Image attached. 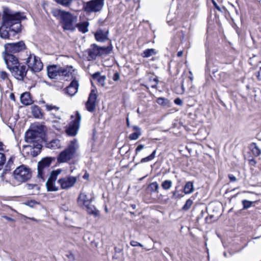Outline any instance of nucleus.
<instances>
[{
  "label": "nucleus",
  "mask_w": 261,
  "mask_h": 261,
  "mask_svg": "<svg viewBox=\"0 0 261 261\" xmlns=\"http://www.w3.org/2000/svg\"><path fill=\"white\" fill-rule=\"evenodd\" d=\"M194 185L192 181L187 182L184 189V192L185 194H190L194 191Z\"/></svg>",
  "instance_id": "28"
},
{
  "label": "nucleus",
  "mask_w": 261,
  "mask_h": 261,
  "mask_svg": "<svg viewBox=\"0 0 261 261\" xmlns=\"http://www.w3.org/2000/svg\"><path fill=\"white\" fill-rule=\"evenodd\" d=\"M77 181V177L73 176H67L60 178L58 182L60 185L61 189L67 190L73 187Z\"/></svg>",
  "instance_id": "14"
},
{
  "label": "nucleus",
  "mask_w": 261,
  "mask_h": 261,
  "mask_svg": "<svg viewBox=\"0 0 261 261\" xmlns=\"http://www.w3.org/2000/svg\"><path fill=\"white\" fill-rule=\"evenodd\" d=\"M145 148V146L142 144L139 145L136 149V154Z\"/></svg>",
  "instance_id": "45"
},
{
  "label": "nucleus",
  "mask_w": 261,
  "mask_h": 261,
  "mask_svg": "<svg viewBox=\"0 0 261 261\" xmlns=\"http://www.w3.org/2000/svg\"><path fill=\"white\" fill-rule=\"evenodd\" d=\"M126 122H127V126H129V120H128V118H127V119H126Z\"/></svg>",
  "instance_id": "60"
},
{
  "label": "nucleus",
  "mask_w": 261,
  "mask_h": 261,
  "mask_svg": "<svg viewBox=\"0 0 261 261\" xmlns=\"http://www.w3.org/2000/svg\"><path fill=\"white\" fill-rule=\"evenodd\" d=\"M13 158H12V157L10 158V159L8 161V163L9 164H10L12 163H13Z\"/></svg>",
  "instance_id": "56"
},
{
  "label": "nucleus",
  "mask_w": 261,
  "mask_h": 261,
  "mask_svg": "<svg viewBox=\"0 0 261 261\" xmlns=\"http://www.w3.org/2000/svg\"><path fill=\"white\" fill-rule=\"evenodd\" d=\"M3 218H5L6 220L9 221H12V222L15 221L14 219H13V218H11L10 217H9L6 216H3Z\"/></svg>",
  "instance_id": "52"
},
{
  "label": "nucleus",
  "mask_w": 261,
  "mask_h": 261,
  "mask_svg": "<svg viewBox=\"0 0 261 261\" xmlns=\"http://www.w3.org/2000/svg\"><path fill=\"white\" fill-rule=\"evenodd\" d=\"M28 67L33 72H38L43 68V64L39 58L34 54H30L26 59Z\"/></svg>",
  "instance_id": "7"
},
{
  "label": "nucleus",
  "mask_w": 261,
  "mask_h": 261,
  "mask_svg": "<svg viewBox=\"0 0 261 261\" xmlns=\"http://www.w3.org/2000/svg\"><path fill=\"white\" fill-rule=\"evenodd\" d=\"M133 128L135 132L129 135V138L132 140H136L141 135V133L140 128L138 126H134Z\"/></svg>",
  "instance_id": "29"
},
{
  "label": "nucleus",
  "mask_w": 261,
  "mask_h": 261,
  "mask_svg": "<svg viewBox=\"0 0 261 261\" xmlns=\"http://www.w3.org/2000/svg\"><path fill=\"white\" fill-rule=\"evenodd\" d=\"M66 256L69 259L70 261H74L75 259L74 255L71 253H69L66 254Z\"/></svg>",
  "instance_id": "44"
},
{
  "label": "nucleus",
  "mask_w": 261,
  "mask_h": 261,
  "mask_svg": "<svg viewBox=\"0 0 261 261\" xmlns=\"http://www.w3.org/2000/svg\"><path fill=\"white\" fill-rule=\"evenodd\" d=\"M58 14L60 16L62 27L64 30H74V23L77 20V17L71 13L61 10H58Z\"/></svg>",
  "instance_id": "5"
},
{
  "label": "nucleus",
  "mask_w": 261,
  "mask_h": 261,
  "mask_svg": "<svg viewBox=\"0 0 261 261\" xmlns=\"http://www.w3.org/2000/svg\"><path fill=\"white\" fill-rule=\"evenodd\" d=\"M0 78L2 80H5L8 78V74L5 71L0 72Z\"/></svg>",
  "instance_id": "42"
},
{
  "label": "nucleus",
  "mask_w": 261,
  "mask_h": 261,
  "mask_svg": "<svg viewBox=\"0 0 261 261\" xmlns=\"http://www.w3.org/2000/svg\"><path fill=\"white\" fill-rule=\"evenodd\" d=\"M104 0H93L88 2L85 7V11L92 12L101 10L103 6Z\"/></svg>",
  "instance_id": "15"
},
{
  "label": "nucleus",
  "mask_w": 261,
  "mask_h": 261,
  "mask_svg": "<svg viewBox=\"0 0 261 261\" xmlns=\"http://www.w3.org/2000/svg\"><path fill=\"white\" fill-rule=\"evenodd\" d=\"M31 220H33V221H36V220L34 218H31Z\"/></svg>",
  "instance_id": "64"
},
{
  "label": "nucleus",
  "mask_w": 261,
  "mask_h": 261,
  "mask_svg": "<svg viewBox=\"0 0 261 261\" xmlns=\"http://www.w3.org/2000/svg\"><path fill=\"white\" fill-rule=\"evenodd\" d=\"M193 202L191 199H188L184 205L182 207V210L185 211L189 210L193 204Z\"/></svg>",
  "instance_id": "37"
},
{
  "label": "nucleus",
  "mask_w": 261,
  "mask_h": 261,
  "mask_svg": "<svg viewBox=\"0 0 261 261\" xmlns=\"http://www.w3.org/2000/svg\"><path fill=\"white\" fill-rule=\"evenodd\" d=\"M145 177H146V176H143V177L140 178L139 179V180H141L142 179H143V178H145Z\"/></svg>",
  "instance_id": "62"
},
{
  "label": "nucleus",
  "mask_w": 261,
  "mask_h": 261,
  "mask_svg": "<svg viewBox=\"0 0 261 261\" xmlns=\"http://www.w3.org/2000/svg\"><path fill=\"white\" fill-rule=\"evenodd\" d=\"M130 244L132 246H134V247L138 246H140V247H142L143 246L140 243H139V242H138L137 241H132L130 242Z\"/></svg>",
  "instance_id": "43"
},
{
  "label": "nucleus",
  "mask_w": 261,
  "mask_h": 261,
  "mask_svg": "<svg viewBox=\"0 0 261 261\" xmlns=\"http://www.w3.org/2000/svg\"><path fill=\"white\" fill-rule=\"evenodd\" d=\"M156 51L154 49H148V63L151 62V61H154L155 60H158L156 57H152L151 59H148L151 56L153 55H155Z\"/></svg>",
  "instance_id": "36"
},
{
  "label": "nucleus",
  "mask_w": 261,
  "mask_h": 261,
  "mask_svg": "<svg viewBox=\"0 0 261 261\" xmlns=\"http://www.w3.org/2000/svg\"><path fill=\"white\" fill-rule=\"evenodd\" d=\"M79 87L78 81L73 79L70 85L64 90L67 95L73 96L77 92Z\"/></svg>",
  "instance_id": "18"
},
{
  "label": "nucleus",
  "mask_w": 261,
  "mask_h": 261,
  "mask_svg": "<svg viewBox=\"0 0 261 261\" xmlns=\"http://www.w3.org/2000/svg\"><path fill=\"white\" fill-rule=\"evenodd\" d=\"M143 54L144 57H147V50L144 51Z\"/></svg>",
  "instance_id": "59"
},
{
  "label": "nucleus",
  "mask_w": 261,
  "mask_h": 261,
  "mask_svg": "<svg viewBox=\"0 0 261 261\" xmlns=\"http://www.w3.org/2000/svg\"><path fill=\"white\" fill-rule=\"evenodd\" d=\"M173 196L174 197L176 196V191L173 192Z\"/></svg>",
  "instance_id": "61"
},
{
  "label": "nucleus",
  "mask_w": 261,
  "mask_h": 261,
  "mask_svg": "<svg viewBox=\"0 0 261 261\" xmlns=\"http://www.w3.org/2000/svg\"><path fill=\"white\" fill-rule=\"evenodd\" d=\"M54 160L50 157H46L42 159L38 163L37 179L39 182H43L50 173V166Z\"/></svg>",
  "instance_id": "3"
},
{
  "label": "nucleus",
  "mask_w": 261,
  "mask_h": 261,
  "mask_svg": "<svg viewBox=\"0 0 261 261\" xmlns=\"http://www.w3.org/2000/svg\"><path fill=\"white\" fill-rule=\"evenodd\" d=\"M149 190L153 192H158L159 189V184L157 182H153L151 183L148 186Z\"/></svg>",
  "instance_id": "35"
},
{
  "label": "nucleus",
  "mask_w": 261,
  "mask_h": 261,
  "mask_svg": "<svg viewBox=\"0 0 261 261\" xmlns=\"http://www.w3.org/2000/svg\"><path fill=\"white\" fill-rule=\"evenodd\" d=\"M146 162H147V157L143 158L141 161V163H145Z\"/></svg>",
  "instance_id": "57"
},
{
  "label": "nucleus",
  "mask_w": 261,
  "mask_h": 261,
  "mask_svg": "<svg viewBox=\"0 0 261 261\" xmlns=\"http://www.w3.org/2000/svg\"><path fill=\"white\" fill-rule=\"evenodd\" d=\"M250 148L254 155L257 156L260 154L261 150L255 143H251Z\"/></svg>",
  "instance_id": "30"
},
{
  "label": "nucleus",
  "mask_w": 261,
  "mask_h": 261,
  "mask_svg": "<svg viewBox=\"0 0 261 261\" xmlns=\"http://www.w3.org/2000/svg\"><path fill=\"white\" fill-rule=\"evenodd\" d=\"M45 110L50 112V114L53 116V118L59 119H61V115L60 114V107L53 105V104L46 103L45 105Z\"/></svg>",
  "instance_id": "20"
},
{
  "label": "nucleus",
  "mask_w": 261,
  "mask_h": 261,
  "mask_svg": "<svg viewBox=\"0 0 261 261\" xmlns=\"http://www.w3.org/2000/svg\"><path fill=\"white\" fill-rule=\"evenodd\" d=\"M182 55H183V51H181V50L179 51L177 53V56H178V57H181V56H182Z\"/></svg>",
  "instance_id": "54"
},
{
  "label": "nucleus",
  "mask_w": 261,
  "mask_h": 261,
  "mask_svg": "<svg viewBox=\"0 0 261 261\" xmlns=\"http://www.w3.org/2000/svg\"><path fill=\"white\" fill-rule=\"evenodd\" d=\"M228 178L231 181L234 182L237 181V178L232 174H229Z\"/></svg>",
  "instance_id": "47"
},
{
  "label": "nucleus",
  "mask_w": 261,
  "mask_h": 261,
  "mask_svg": "<svg viewBox=\"0 0 261 261\" xmlns=\"http://www.w3.org/2000/svg\"><path fill=\"white\" fill-rule=\"evenodd\" d=\"M155 153H156V151L153 150L152 153L150 155L148 156V161H150V160H151L153 159H154Z\"/></svg>",
  "instance_id": "46"
},
{
  "label": "nucleus",
  "mask_w": 261,
  "mask_h": 261,
  "mask_svg": "<svg viewBox=\"0 0 261 261\" xmlns=\"http://www.w3.org/2000/svg\"><path fill=\"white\" fill-rule=\"evenodd\" d=\"M112 49L111 46L100 47L94 44L93 45L92 48L90 49L89 55L92 59H95L98 56L110 54Z\"/></svg>",
  "instance_id": "13"
},
{
  "label": "nucleus",
  "mask_w": 261,
  "mask_h": 261,
  "mask_svg": "<svg viewBox=\"0 0 261 261\" xmlns=\"http://www.w3.org/2000/svg\"><path fill=\"white\" fill-rule=\"evenodd\" d=\"M32 176L30 169L24 165H21L13 171V177L16 184L27 181Z\"/></svg>",
  "instance_id": "6"
},
{
  "label": "nucleus",
  "mask_w": 261,
  "mask_h": 261,
  "mask_svg": "<svg viewBox=\"0 0 261 261\" xmlns=\"http://www.w3.org/2000/svg\"><path fill=\"white\" fill-rule=\"evenodd\" d=\"M40 102H41V103H44L45 105L46 104V103H45V101H43H43H40Z\"/></svg>",
  "instance_id": "63"
},
{
  "label": "nucleus",
  "mask_w": 261,
  "mask_h": 261,
  "mask_svg": "<svg viewBox=\"0 0 261 261\" xmlns=\"http://www.w3.org/2000/svg\"><path fill=\"white\" fill-rule=\"evenodd\" d=\"M74 71V70L72 66L61 67L59 76L68 78L71 77V79H73V73Z\"/></svg>",
  "instance_id": "21"
},
{
  "label": "nucleus",
  "mask_w": 261,
  "mask_h": 261,
  "mask_svg": "<svg viewBox=\"0 0 261 261\" xmlns=\"http://www.w3.org/2000/svg\"><path fill=\"white\" fill-rule=\"evenodd\" d=\"M20 101L24 105H30L32 103V100L31 98L30 94L29 92H25L20 96Z\"/></svg>",
  "instance_id": "24"
},
{
  "label": "nucleus",
  "mask_w": 261,
  "mask_h": 261,
  "mask_svg": "<svg viewBox=\"0 0 261 261\" xmlns=\"http://www.w3.org/2000/svg\"><path fill=\"white\" fill-rule=\"evenodd\" d=\"M60 147V143L58 140H53L48 144V147L51 149H56Z\"/></svg>",
  "instance_id": "33"
},
{
  "label": "nucleus",
  "mask_w": 261,
  "mask_h": 261,
  "mask_svg": "<svg viewBox=\"0 0 261 261\" xmlns=\"http://www.w3.org/2000/svg\"><path fill=\"white\" fill-rule=\"evenodd\" d=\"M5 52L7 54H15L22 51L25 48L23 41H20L16 43H8L5 45Z\"/></svg>",
  "instance_id": "10"
},
{
  "label": "nucleus",
  "mask_w": 261,
  "mask_h": 261,
  "mask_svg": "<svg viewBox=\"0 0 261 261\" xmlns=\"http://www.w3.org/2000/svg\"><path fill=\"white\" fill-rule=\"evenodd\" d=\"M108 31L99 29L95 33V38L97 41L104 42L108 39Z\"/></svg>",
  "instance_id": "23"
},
{
  "label": "nucleus",
  "mask_w": 261,
  "mask_h": 261,
  "mask_svg": "<svg viewBox=\"0 0 261 261\" xmlns=\"http://www.w3.org/2000/svg\"><path fill=\"white\" fill-rule=\"evenodd\" d=\"M253 202H254L253 201H249L247 200H243L242 201V204L243 205V209L246 210L249 208L250 207H251Z\"/></svg>",
  "instance_id": "38"
},
{
  "label": "nucleus",
  "mask_w": 261,
  "mask_h": 261,
  "mask_svg": "<svg viewBox=\"0 0 261 261\" xmlns=\"http://www.w3.org/2000/svg\"><path fill=\"white\" fill-rule=\"evenodd\" d=\"M26 187L29 190L36 189L37 191L39 190V187L36 184H28L26 185Z\"/></svg>",
  "instance_id": "40"
},
{
  "label": "nucleus",
  "mask_w": 261,
  "mask_h": 261,
  "mask_svg": "<svg viewBox=\"0 0 261 261\" xmlns=\"http://www.w3.org/2000/svg\"><path fill=\"white\" fill-rule=\"evenodd\" d=\"M25 18L23 13L14 12L10 9H4L2 15V25L0 27V37L8 39L21 31V21Z\"/></svg>",
  "instance_id": "1"
},
{
  "label": "nucleus",
  "mask_w": 261,
  "mask_h": 261,
  "mask_svg": "<svg viewBox=\"0 0 261 261\" xmlns=\"http://www.w3.org/2000/svg\"><path fill=\"white\" fill-rule=\"evenodd\" d=\"M31 112L35 118H41L43 116L40 108L36 105L31 107Z\"/></svg>",
  "instance_id": "26"
},
{
  "label": "nucleus",
  "mask_w": 261,
  "mask_h": 261,
  "mask_svg": "<svg viewBox=\"0 0 261 261\" xmlns=\"http://www.w3.org/2000/svg\"><path fill=\"white\" fill-rule=\"evenodd\" d=\"M156 101L159 105H166L168 103V101L167 99L160 97L157 99Z\"/></svg>",
  "instance_id": "41"
},
{
  "label": "nucleus",
  "mask_w": 261,
  "mask_h": 261,
  "mask_svg": "<svg viewBox=\"0 0 261 261\" xmlns=\"http://www.w3.org/2000/svg\"><path fill=\"white\" fill-rule=\"evenodd\" d=\"M41 142L34 141L22 147V151L27 154H30L35 157L37 156L41 152L42 148Z\"/></svg>",
  "instance_id": "8"
},
{
  "label": "nucleus",
  "mask_w": 261,
  "mask_h": 261,
  "mask_svg": "<svg viewBox=\"0 0 261 261\" xmlns=\"http://www.w3.org/2000/svg\"><path fill=\"white\" fill-rule=\"evenodd\" d=\"M10 98L11 99L13 100H15V97H14V94L13 93H11L10 95Z\"/></svg>",
  "instance_id": "55"
},
{
  "label": "nucleus",
  "mask_w": 261,
  "mask_h": 261,
  "mask_svg": "<svg viewBox=\"0 0 261 261\" xmlns=\"http://www.w3.org/2000/svg\"><path fill=\"white\" fill-rule=\"evenodd\" d=\"M81 120V116L78 112H76L75 118L69 124V126L66 132L67 135L69 136H75L79 128L80 123Z\"/></svg>",
  "instance_id": "12"
},
{
  "label": "nucleus",
  "mask_w": 261,
  "mask_h": 261,
  "mask_svg": "<svg viewBox=\"0 0 261 261\" xmlns=\"http://www.w3.org/2000/svg\"><path fill=\"white\" fill-rule=\"evenodd\" d=\"M79 148L77 141L74 139L71 141L68 147L62 151L58 157V162L65 163L72 159Z\"/></svg>",
  "instance_id": "4"
},
{
  "label": "nucleus",
  "mask_w": 261,
  "mask_h": 261,
  "mask_svg": "<svg viewBox=\"0 0 261 261\" xmlns=\"http://www.w3.org/2000/svg\"><path fill=\"white\" fill-rule=\"evenodd\" d=\"M212 3L214 5V6H215V7L219 11H221V8H220L219 6H218V5L217 4V3H216V2L214 1V0H212Z\"/></svg>",
  "instance_id": "51"
},
{
  "label": "nucleus",
  "mask_w": 261,
  "mask_h": 261,
  "mask_svg": "<svg viewBox=\"0 0 261 261\" xmlns=\"http://www.w3.org/2000/svg\"><path fill=\"white\" fill-rule=\"evenodd\" d=\"M97 95L94 90H92L88 97V99L86 103V108L90 112H93L96 108V100Z\"/></svg>",
  "instance_id": "16"
},
{
  "label": "nucleus",
  "mask_w": 261,
  "mask_h": 261,
  "mask_svg": "<svg viewBox=\"0 0 261 261\" xmlns=\"http://www.w3.org/2000/svg\"><path fill=\"white\" fill-rule=\"evenodd\" d=\"M4 59L7 65V68L9 70L14 65H17L19 63L17 58L14 55L11 54H7L5 52V55H4Z\"/></svg>",
  "instance_id": "17"
},
{
  "label": "nucleus",
  "mask_w": 261,
  "mask_h": 261,
  "mask_svg": "<svg viewBox=\"0 0 261 261\" xmlns=\"http://www.w3.org/2000/svg\"><path fill=\"white\" fill-rule=\"evenodd\" d=\"M12 74L18 80L22 81L27 74L28 70L26 66L20 64L19 62L17 65H14L9 70Z\"/></svg>",
  "instance_id": "11"
},
{
  "label": "nucleus",
  "mask_w": 261,
  "mask_h": 261,
  "mask_svg": "<svg viewBox=\"0 0 261 261\" xmlns=\"http://www.w3.org/2000/svg\"><path fill=\"white\" fill-rule=\"evenodd\" d=\"M85 207H86L87 211L88 214L95 216L98 215V212L95 207L93 205L91 204V203Z\"/></svg>",
  "instance_id": "31"
},
{
  "label": "nucleus",
  "mask_w": 261,
  "mask_h": 261,
  "mask_svg": "<svg viewBox=\"0 0 261 261\" xmlns=\"http://www.w3.org/2000/svg\"><path fill=\"white\" fill-rule=\"evenodd\" d=\"M57 3L64 6H68L71 3L72 0H54Z\"/></svg>",
  "instance_id": "39"
},
{
  "label": "nucleus",
  "mask_w": 261,
  "mask_h": 261,
  "mask_svg": "<svg viewBox=\"0 0 261 261\" xmlns=\"http://www.w3.org/2000/svg\"><path fill=\"white\" fill-rule=\"evenodd\" d=\"M62 170L58 169L50 172V176L46 182V187L47 191L53 192L57 191L59 187L56 186L55 182L57 179L58 176L61 173Z\"/></svg>",
  "instance_id": "9"
},
{
  "label": "nucleus",
  "mask_w": 261,
  "mask_h": 261,
  "mask_svg": "<svg viewBox=\"0 0 261 261\" xmlns=\"http://www.w3.org/2000/svg\"><path fill=\"white\" fill-rule=\"evenodd\" d=\"M3 143L0 142V150H2ZM6 161V158L4 153L0 152V170L2 169Z\"/></svg>",
  "instance_id": "32"
},
{
  "label": "nucleus",
  "mask_w": 261,
  "mask_h": 261,
  "mask_svg": "<svg viewBox=\"0 0 261 261\" xmlns=\"http://www.w3.org/2000/svg\"><path fill=\"white\" fill-rule=\"evenodd\" d=\"M172 185V182L171 180H166L162 182L161 186L164 190H168L171 188Z\"/></svg>",
  "instance_id": "34"
},
{
  "label": "nucleus",
  "mask_w": 261,
  "mask_h": 261,
  "mask_svg": "<svg viewBox=\"0 0 261 261\" xmlns=\"http://www.w3.org/2000/svg\"><path fill=\"white\" fill-rule=\"evenodd\" d=\"M89 23L88 21H85L76 24L75 27L78 28L80 32L85 33L88 31V26Z\"/></svg>",
  "instance_id": "27"
},
{
  "label": "nucleus",
  "mask_w": 261,
  "mask_h": 261,
  "mask_svg": "<svg viewBox=\"0 0 261 261\" xmlns=\"http://www.w3.org/2000/svg\"><path fill=\"white\" fill-rule=\"evenodd\" d=\"M174 102L177 105L181 106L182 104V101L179 98H176L174 100Z\"/></svg>",
  "instance_id": "48"
},
{
  "label": "nucleus",
  "mask_w": 261,
  "mask_h": 261,
  "mask_svg": "<svg viewBox=\"0 0 261 261\" xmlns=\"http://www.w3.org/2000/svg\"><path fill=\"white\" fill-rule=\"evenodd\" d=\"M61 67L56 65H52L47 67V75L50 79H57L58 76H60Z\"/></svg>",
  "instance_id": "19"
},
{
  "label": "nucleus",
  "mask_w": 261,
  "mask_h": 261,
  "mask_svg": "<svg viewBox=\"0 0 261 261\" xmlns=\"http://www.w3.org/2000/svg\"><path fill=\"white\" fill-rule=\"evenodd\" d=\"M154 84L151 85V86L152 88H154V87H156V84H157V80H156V79H154Z\"/></svg>",
  "instance_id": "53"
},
{
  "label": "nucleus",
  "mask_w": 261,
  "mask_h": 261,
  "mask_svg": "<svg viewBox=\"0 0 261 261\" xmlns=\"http://www.w3.org/2000/svg\"><path fill=\"white\" fill-rule=\"evenodd\" d=\"M93 79L97 81L100 85L103 87L105 86L106 76H101L99 72H96L92 75Z\"/></svg>",
  "instance_id": "25"
},
{
  "label": "nucleus",
  "mask_w": 261,
  "mask_h": 261,
  "mask_svg": "<svg viewBox=\"0 0 261 261\" xmlns=\"http://www.w3.org/2000/svg\"><path fill=\"white\" fill-rule=\"evenodd\" d=\"M119 79V74L117 72L115 73L113 77V80L115 81H117Z\"/></svg>",
  "instance_id": "50"
},
{
  "label": "nucleus",
  "mask_w": 261,
  "mask_h": 261,
  "mask_svg": "<svg viewBox=\"0 0 261 261\" xmlns=\"http://www.w3.org/2000/svg\"><path fill=\"white\" fill-rule=\"evenodd\" d=\"M44 126L41 124H35L31 130H28L25 136V139L28 143L34 141L42 142L44 135Z\"/></svg>",
  "instance_id": "2"
},
{
  "label": "nucleus",
  "mask_w": 261,
  "mask_h": 261,
  "mask_svg": "<svg viewBox=\"0 0 261 261\" xmlns=\"http://www.w3.org/2000/svg\"><path fill=\"white\" fill-rule=\"evenodd\" d=\"M256 76L258 80L261 81V67L259 68V70L256 72Z\"/></svg>",
  "instance_id": "49"
},
{
  "label": "nucleus",
  "mask_w": 261,
  "mask_h": 261,
  "mask_svg": "<svg viewBox=\"0 0 261 261\" xmlns=\"http://www.w3.org/2000/svg\"><path fill=\"white\" fill-rule=\"evenodd\" d=\"M91 199L85 193H81L79 196L77 202L80 206H86L91 203Z\"/></svg>",
  "instance_id": "22"
},
{
  "label": "nucleus",
  "mask_w": 261,
  "mask_h": 261,
  "mask_svg": "<svg viewBox=\"0 0 261 261\" xmlns=\"http://www.w3.org/2000/svg\"><path fill=\"white\" fill-rule=\"evenodd\" d=\"M130 206H131L133 209H135V208H136V204H131V205H130Z\"/></svg>",
  "instance_id": "58"
}]
</instances>
